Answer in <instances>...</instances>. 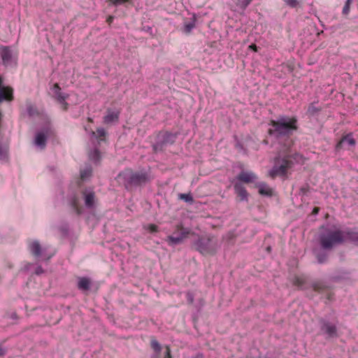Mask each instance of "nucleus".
<instances>
[{
    "label": "nucleus",
    "mask_w": 358,
    "mask_h": 358,
    "mask_svg": "<svg viewBox=\"0 0 358 358\" xmlns=\"http://www.w3.org/2000/svg\"><path fill=\"white\" fill-rule=\"evenodd\" d=\"M268 134L276 140L288 139L298 130V118L296 116L279 115L270 123Z\"/></svg>",
    "instance_id": "nucleus-1"
},
{
    "label": "nucleus",
    "mask_w": 358,
    "mask_h": 358,
    "mask_svg": "<svg viewBox=\"0 0 358 358\" xmlns=\"http://www.w3.org/2000/svg\"><path fill=\"white\" fill-rule=\"evenodd\" d=\"M118 176L123 180L124 186L127 190L132 187H143L153 178L150 170L145 169L137 171L130 169H125L120 172Z\"/></svg>",
    "instance_id": "nucleus-2"
},
{
    "label": "nucleus",
    "mask_w": 358,
    "mask_h": 358,
    "mask_svg": "<svg viewBox=\"0 0 358 358\" xmlns=\"http://www.w3.org/2000/svg\"><path fill=\"white\" fill-rule=\"evenodd\" d=\"M301 155L294 154H279L275 157L274 165L269 171V176L275 178L277 176H284L288 169H291L295 164H298L301 159Z\"/></svg>",
    "instance_id": "nucleus-3"
},
{
    "label": "nucleus",
    "mask_w": 358,
    "mask_h": 358,
    "mask_svg": "<svg viewBox=\"0 0 358 358\" xmlns=\"http://www.w3.org/2000/svg\"><path fill=\"white\" fill-rule=\"evenodd\" d=\"M318 241L323 249L332 250L335 246L343 243L345 237L342 230L322 226L320 228Z\"/></svg>",
    "instance_id": "nucleus-4"
},
{
    "label": "nucleus",
    "mask_w": 358,
    "mask_h": 358,
    "mask_svg": "<svg viewBox=\"0 0 358 358\" xmlns=\"http://www.w3.org/2000/svg\"><path fill=\"white\" fill-rule=\"evenodd\" d=\"M194 245L196 250L203 255H214L220 248L217 239L211 234L198 236Z\"/></svg>",
    "instance_id": "nucleus-5"
},
{
    "label": "nucleus",
    "mask_w": 358,
    "mask_h": 358,
    "mask_svg": "<svg viewBox=\"0 0 358 358\" xmlns=\"http://www.w3.org/2000/svg\"><path fill=\"white\" fill-rule=\"evenodd\" d=\"M177 135L170 131H159L156 136L155 143L152 145L155 152H162L164 149L175 143Z\"/></svg>",
    "instance_id": "nucleus-6"
},
{
    "label": "nucleus",
    "mask_w": 358,
    "mask_h": 358,
    "mask_svg": "<svg viewBox=\"0 0 358 358\" xmlns=\"http://www.w3.org/2000/svg\"><path fill=\"white\" fill-rule=\"evenodd\" d=\"M338 321H330L327 317H321L319 320V325L321 334L326 338L338 337Z\"/></svg>",
    "instance_id": "nucleus-7"
},
{
    "label": "nucleus",
    "mask_w": 358,
    "mask_h": 358,
    "mask_svg": "<svg viewBox=\"0 0 358 358\" xmlns=\"http://www.w3.org/2000/svg\"><path fill=\"white\" fill-rule=\"evenodd\" d=\"M66 201L69 207L78 215L82 214L83 209L80 206V201L78 194L75 191H71L66 196Z\"/></svg>",
    "instance_id": "nucleus-8"
},
{
    "label": "nucleus",
    "mask_w": 358,
    "mask_h": 358,
    "mask_svg": "<svg viewBox=\"0 0 358 358\" xmlns=\"http://www.w3.org/2000/svg\"><path fill=\"white\" fill-rule=\"evenodd\" d=\"M29 249L30 252L35 257H41L43 255V258L45 260H49L51 258V256H45L43 252V250L41 248V245L38 241L34 240L31 242L29 245Z\"/></svg>",
    "instance_id": "nucleus-9"
},
{
    "label": "nucleus",
    "mask_w": 358,
    "mask_h": 358,
    "mask_svg": "<svg viewBox=\"0 0 358 358\" xmlns=\"http://www.w3.org/2000/svg\"><path fill=\"white\" fill-rule=\"evenodd\" d=\"M85 205L87 208L92 209L94 207L95 193L92 188L85 189L82 192Z\"/></svg>",
    "instance_id": "nucleus-10"
},
{
    "label": "nucleus",
    "mask_w": 358,
    "mask_h": 358,
    "mask_svg": "<svg viewBox=\"0 0 358 358\" xmlns=\"http://www.w3.org/2000/svg\"><path fill=\"white\" fill-rule=\"evenodd\" d=\"M189 234V231L187 229H182V231L176 236L170 235L166 238V242L171 246L179 245L182 243L183 240Z\"/></svg>",
    "instance_id": "nucleus-11"
},
{
    "label": "nucleus",
    "mask_w": 358,
    "mask_h": 358,
    "mask_svg": "<svg viewBox=\"0 0 358 358\" xmlns=\"http://www.w3.org/2000/svg\"><path fill=\"white\" fill-rule=\"evenodd\" d=\"M13 99V89L4 85L3 80L0 76V103L4 100Z\"/></svg>",
    "instance_id": "nucleus-12"
},
{
    "label": "nucleus",
    "mask_w": 358,
    "mask_h": 358,
    "mask_svg": "<svg viewBox=\"0 0 358 358\" xmlns=\"http://www.w3.org/2000/svg\"><path fill=\"white\" fill-rule=\"evenodd\" d=\"M236 178L241 182L245 183L255 182L258 178L257 176L252 171H242L237 176Z\"/></svg>",
    "instance_id": "nucleus-13"
},
{
    "label": "nucleus",
    "mask_w": 358,
    "mask_h": 358,
    "mask_svg": "<svg viewBox=\"0 0 358 358\" xmlns=\"http://www.w3.org/2000/svg\"><path fill=\"white\" fill-rule=\"evenodd\" d=\"M51 91L53 93L55 99L59 102V103H63L64 102V100H66L69 94L62 92V89L59 87V85L57 83H55L51 87Z\"/></svg>",
    "instance_id": "nucleus-14"
},
{
    "label": "nucleus",
    "mask_w": 358,
    "mask_h": 358,
    "mask_svg": "<svg viewBox=\"0 0 358 358\" xmlns=\"http://www.w3.org/2000/svg\"><path fill=\"white\" fill-rule=\"evenodd\" d=\"M331 250L330 249H323L322 247L320 248H315L313 252L317 259V262L320 264H324L327 262L329 254L328 251Z\"/></svg>",
    "instance_id": "nucleus-15"
},
{
    "label": "nucleus",
    "mask_w": 358,
    "mask_h": 358,
    "mask_svg": "<svg viewBox=\"0 0 358 358\" xmlns=\"http://www.w3.org/2000/svg\"><path fill=\"white\" fill-rule=\"evenodd\" d=\"M0 56L3 64L6 66L10 64L12 61V51L8 46H2L0 48Z\"/></svg>",
    "instance_id": "nucleus-16"
},
{
    "label": "nucleus",
    "mask_w": 358,
    "mask_h": 358,
    "mask_svg": "<svg viewBox=\"0 0 358 358\" xmlns=\"http://www.w3.org/2000/svg\"><path fill=\"white\" fill-rule=\"evenodd\" d=\"M234 189L235 193L238 195L241 198V201H248V193L243 186V185L240 182H236L234 185Z\"/></svg>",
    "instance_id": "nucleus-17"
},
{
    "label": "nucleus",
    "mask_w": 358,
    "mask_h": 358,
    "mask_svg": "<svg viewBox=\"0 0 358 358\" xmlns=\"http://www.w3.org/2000/svg\"><path fill=\"white\" fill-rule=\"evenodd\" d=\"M350 273L347 270H339L334 274H333L330 279L334 282H341L350 278Z\"/></svg>",
    "instance_id": "nucleus-18"
},
{
    "label": "nucleus",
    "mask_w": 358,
    "mask_h": 358,
    "mask_svg": "<svg viewBox=\"0 0 358 358\" xmlns=\"http://www.w3.org/2000/svg\"><path fill=\"white\" fill-rule=\"evenodd\" d=\"M345 241L349 240L354 243H358V231L355 229L346 228L342 230Z\"/></svg>",
    "instance_id": "nucleus-19"
},
{
    "label": "nucleus",
    "mask_w": 358,
    "mask_h": 358,
    "mask_svg": "<svg viewBox=\"0 0 358 358\" xmlns=\"http://www.w3.org/2000/svg\"><path fill=\"white\" fill-rule=\"evenodd\" d=\"M92 286L91 280L87 277H81L78 278V288L83 292L90 291Z\"/></svg>",
    "instance_id": "nucleus-20"
},
{
    "label": "nucleus",
    "mask_w": 358,
    "mask_h": 358,
    "mask_svg": "<svg viewBox=\"0 0 358 358\" xmlns=\"http://www.w3.org/2000/svg\"><path fill=\"white\" fill-rule=\"evenodd\" d=\"M256 187L258 188L259 193L264 196L271 197L273 195V190L266 183L264 182H256Z\"/></svg>",
    "instance_id": "nucleus-21"
},
{
    "label": "nucleus",
    "mask_w": 358,
    "mask_h": 358,
    "mask_svg": "<svg viewBox=\"0 0 358 358\" xmlns=\"http://www.w3.org/2000/svg\"><path fill=\"white\" fill-rule=\"evenodd\" d=\"M48 137L43 133L36 132L35 135V145L41 150H43L46 147Z\"/></svg>",
    "instance_id": "nucleus-22"
},
{
    "label": "nucleus",
    "mask_w": 358,
    "mask_h": 358,
    "mask_svg": "<svg viewBox=\"0 0 358 358\" xmlns=\"http://www.w3.org/2000/svg\"><path fill=\"white\" fill-rule=\"evenodd\" d=\"M347 143L350 146H354L356 144V141L352 137V134H348L344 136L341 141L336 144V150H340L343 148V145Z\"/></svg>",
    "instance_id": "nucleus-23"
},
{
    "label": "nucleus",
    "mask_w": 358,
    "mask_h": 358,
    "mask_svg": "<svg viewBox=\"0 0 358 358\" xmlns=\"http://www.w3.org/2000/svg\"><path fill=\"white\" fill-rule=\"evenodd\" d=\"M313 290L317 293H322L329 288L326 282L323 281H316L312 283Z\"/></svg>",
    "instance_id": "nucleus-24"
},
{
    "label": "nucleus",
    "mask_w": 358,
    "mask_h": 358,
    "mask_svg": "<svg viewBox=\"0 0 358 358\" xmlns=\"http://www.w3.org/2000/svg\"><path fill=\"white\" fill-rule=\"evenodd\" d=\"M196 22V17L195 15L190 18L189 21L184 22L183 32L185 34H189L192 30L194 28Z\"/></svg>",
    "instance_id": "nucleus-25"
},
{
    "label": "nucleus",
    "mask_w": 358,
    "mask_h": 358,
    "mask_svg": "<svg viewBox=\"0 0 358 358\" xmlns=\"http://www.w3.org/2000/svg\"><path fill=\"white\" fill-rule=\"evenodd\" d=\"M151 347L154 351L153 354L151 355V358H157V353H161L164 350L160 343L155 339L151 341Z\"/></svg>",
    "instance_id": "nucleus-26"
},
{
    "label": "nucleus",
    "mask_w": 358,
    "mask_h": 358,
    "mask_svg": "<svg viewBox=\"0 0 358 358\" xmlns=\"http://www.w3.org/2000/svg\"><path fill=\"white\" fill-rule=\"evenodd\" d=\"M90 159L94 164H97L101 160V153L98 148H95L89 153Z\"/></svg>",
    "instance_id": "nucleus-27"
},
{
    "label": "nucleus",
    "mask_w": 358,
    "mask_h": 358,
    "mask_svg": "<svg viewBox=\"0 0 358 358\" xmlns=\"http://www.w3.org/2000/svg\"><path fill=\"white\" fill-rule=\"evenodd\" d=\"M118 120V113L116 112H110L104 117V122L110 123Z\"/></svg>",
    "instance_id": "nucleus-28"
},
{
    "label": "nucleus",
    "mask_w": 358,
    "mask_h": 358,
    "mask_svg": "<svg viewBox=\"0 0 358 358\" xmlns=\"http://www.w3.org/2000/svg\"><path fill=\"white\" fill-rule=\"evenodd\" d=\"M38 132L44 134L45 136L48 138L53 134V130H52L51 125L49 123H48V124H45V125H43L42 127L41 131Z\"/></svg>",
    "instance_id": "nucleus-29"
},
{
    "label": "nucleus",
    "mask_w": 358,
    "mask_h": 358,
    "mask_svg": "<svg viewBox=\"0 0 358 358\" xmlns=\"http://www.w3.org/2000/svg\"><path fill=\"white\" fill-rule=\"evenodd\" d=\"M59 230L64 236H68L69 234V225L67 222H62L59 226Z\"/></svg>",
    "instance_id": "nucleus-30"
},
{
    "label": "nucleus",
    "mask_w": 358,
    "mask_h": 358,
    "mask_svg": "<svg viewBox=\"0 0 358 358\" xmlns=\"http://www.w3.org/2000/svg\"><path fill=\"white\" fill-rule=\"evenodd\" d=\"M321 110V108H317L315 106L314 103H312L309 105L308 108L307 113L310 116H314L316 113L320 112Z\"/></svg>",
    "instance_id": "nucleus-31"
},
{
    "label": "nucleus",
    "mask_w": 358,
    "mask_h": 358,
    "mask_svg": "<svg viewBox=\"0 0 358 358\" xmlns=\"http://www.w3.org/2000/svg\"><path fill=\"white\" fill-rule=\"evenodd\" d=\"M179 199L184 201L186 203H192L194 202V199L192 195L190 193L188 194H180Z\"/></svg>",
    "instance_id": "nucleus-32"
},
{
    "label": "nucleus",
    "mask_w": 358,
    "mask_h": 358,
    "mask_svg": "<svg viewBox=\"0 0 358 358\" xmlns=\"http://www.w3.org/2000/svg\"><path fill=\"white\" fill-rule=\"evenodd\" d=\"M305 279L301 277H296L294 280V285L298 287L299 289H304Z\"/></svg>",
    "instance_id": "nucleus-33"
},
{
    "label": "nucleus",
    "mask_w": 358,
    "mask_h": 358,
    "mask_svg": "<svg viewBox=\"0 0 358 358\" xmlns=\"http://www.w3.org/2000/svg\"><path fill=\"white\" fill-rule=\"evenodd\" d=\"M157 358H171V350L168 346L161 353H157Z\"/></svg>",
    "instance_id": "nucleus-34"
},
{
    "label": "nucleus",
    "mask_w": 358,
    "mask_h": 358,
    "mask_svg": "<svg viewBox=\"0 0 358 358\" xmlns=\"http://www.w3.org/2000/svg\"><path fill=\"white\" fill-rule=\"evenodd\" d=\"M252 0H238L237 6L242 10H245Z\"/></svg>",
    "instance_id": "nucleus-35"
},
{
    "label": "nucleus",
    "mask_w": 358,
    "mask_h": 358,
    "mask_svg": "<svg viewBox=\"0 0 358 358\" xmlns=\"http://www.w3.org/2000/svg\"><path fill=\"white\" fill-rule=\"evenodd\" d=\"M92 174V169L90 167H86L85 169L80 171V177L85 180L90 177Z\"/></svg>",
    "instance_id": "nucleus-36"
},
{
    "label": "nucleus",
    "mask_w": 358,
    "mask_h": 358,
    "mask_svg": "<svg viewBox=\"0 0 358 358\" xmlns=\"http://www.w3.org/2000/svg\"><path fill=\"white\" fill-rule=\"evenodd\" d=\"M310 191V187L308 185L306 184V185H303V186H301L300 188H299V194L301 195V196H307L308 195V193Z\"/></svg>",
    "instance_id": "nucleus-37"
},
{
    "label": "nucleus",
    "mask_w": 358,
    "mask_h": 358,
    "mask_svg": "<svg viewBox=\"0 0 358 358\" xmlns=\"http://www.w3.org/2000/svg\"><path fill=\"white\" fill-rule=\"evenodd\" d=\"M286 5L291 8H296L299 5L298 0H284Z\"/></svg>",
    "instance_id": "nucleus-38"
},
{
    "label": "nucleus",
    "mask_w": 358,
    "mask_h": 358,
    "mask_svg": "<svg viewBox=\"0 0 358 358\" xmlns=\"http://www.w3.org/2000/svg\"><path fill=\"white\" fill-rule=\"evenodd\" d=\"M108 2L115 6H118L120 5H122L125 3H127L129 2L130 0H108Z\"/></svg>",
    "instance_id": "nucleus-39"
},
{
    "label": "nucleus",
    "mask_w": 358,
    "mask_h": 358,
    "mask_svg": "<svg viewBox=\"0 0 358 358\" xmlns=\"http://www.w3.org/2000/svg\"><path fill=\"white\" fill-rule=\"evenodd\" d=\"M187 303L188 304H192L194 301V296L192 292L188 291L186 292Z\"/></svg>",
    "instance_id": "nucleus-40"
},
{
    "label": "nucleus",
    "mask_w": 358,
    "mask_h": 358,
    "mask_svg": "<svg viewBox=\"0 0 358 358\" xmlns=\"http://www.w3.org/2000/svg\"><path fill=\"white\" fill-rule=\"evenodd\" d=\"M142 30L150 34V36H154L153 29L150 26H143Z\"/></svg>",
    "instance_id": "nucleus-41"
},
{
    "label": "nucleus",
    "mask_w": 358,
    "mask_h": 358,
    "mask_svg": "<svg viewBox=\"0 0 358 358\" xmlns=\"http://www.w3.org/2000/svg\"><path fill=\"white\" fill-rule=\"evenodd\" d=\"M7 158H8L7 152L0 145V160H3V159H7Z\"/></svg>",
    "instance_id": "nucleus-42"
},
{
    "label": "nucleus",
    "mask_w": 358,
    "mask_h": 358,
    "mask_svg": "<svg viewBox=\"0 0 358 358\" xmlns=\"http://www.w3.org/2000/svg\"><path fill=\"white\" fill-rule=\"evenodd\" d=\"M43 273H44V269L42 268V266H40V265L36 266V267L35 268V271H34V273L36 275H41V274H42Z\"/></svg>",
    "instance_id": "nucleus-43"
},
{
    "label": "nucleus",
    "mask_w": 358,
    "mask_h": 358,
    "mask_svg": "<svg viewBox=\"0 0 358 358\" xmlns=\"http://www.w3.org/2000/svg\"><path fill=\"white\" fill-rule=\"evenodd\" d=\"M96 133L99 136H105L106 131L104 128L100 127L97 129Z\"/></svg>",
    "instance_id": "nucleus-44"
},
{
    "label": "nucleus",
    "mask_w": 358,
    "mask_h": 358,
    "mask_svg": "<svg viewBox=\"0 0 358 358\" xmlns=\"http://www.w3.org/2000/svg\"><path fill=\"white\" fill-rule=\"evenodd\" d=\"M7 352V349L0 344V357L4 356Z\"/></svg>",
    "instance_id": "nucleus-45"
},
{
    "label": "nucleus",
    "mask_w": 358,
    "mask_h": 358,
    "mask_svg": "<svg viewBox=\"0 0 358 358\" xmlns=\"http://www.w3.org/2000/svg\"><path fill=\"white\" fill-rule=\"evenodd\" d=\"M149 229L151 232H157L158 231L157 227L155 224L149 225Z\"/></svg>",
    "instance_id": "nucleus-46"
},
{
    "label": "nucleus",
    "mask_w": 358,
    "mask_h": 358,
    "mask_svg": "<svg viewBox=\"0 0 358 358\" xmlns=\"http://www.w3.org/2000/svg\"><path fill=\"white\" fill-rule=\"evenodd\" d=\"M349 10H350V6H348V5H344L343 8V14H348L349 13Z\"/></svg>",
    "instance_id": "nucleus-47"
},
{
    "label": "nucleus",
    "mask_w": 358,
    "mask_h": 358,
    "mask_svg": "<svg viewBox=\"0 0 358 358\" xmlns=\"http://www.w3.org/2000/svg\"><path fill=\"white\" fill-rule=\"evenodd\" d=\"M59 103L62 106L63 109L64 110H68V108H69V103L66 101V100H64V102Z\"/></svg>",
    "instance_id": "nucleus-48"
},
{
    "label": "nucleus",
    "mask_w": 358,
    "mask_h": 358,
    "mask_svg": "<svg viewBox=\"0 0 358 358\" xmlns=\"http://www.w3.org/2000/svg\"><path fill=\"white\" fill-rule=\"evenodd\" d=\"M34 266V264L28 263L24 266V268L25 271H29L31 268V267Z\"/></svg>",
    "instance_id": "nucleus-49"
},
{
    "label": "nucleus",
    "mask_w": 358,
    "mask_h": 358,
    "mask_svg": "<svg viewBox=\"0 0 358 358\" xmlns=\"http://www.w3.org/2000/svg\"><path fill=\"white\" fill-rule=\"evenodd\" d=\"M249 48L255 52L257 51V47L255 44H251L249 45Z\"/></svg>",
    "instance_id": "nucleus-50"
},
{
    "label": "nucleus",
    "mask_w": 358,
    "mask_h": 358,
    "mask_svg": "<svg viewBox=\"0 0 358 358\" xmlns=\"http://www.w3.org/2000/svg\"><path fill=\"white\" fill-rule=\"evenodd\" d=\"M114 17L112 15H110L108 17L106 21L108 23V24H110L113 21Z\"/></svg>",
    "instance_id": "nucleus-51"
},
{
    "label": "nucleus",
    "mask_w": 358,
    "mask_h": 358,
    "mask_svg": "<svg viewBox=\"0 0 358 358\" xmlns=\"http://www.w3.org/2000/svg\"><path fill=\"white\" fill-rule=\"evenodd\" d=\"M236 147L240 150H242L243 149V145H241V143L239 142V141H237L236 143Z\"/></svg>",
    "instance_id": "nucleus-52"
},
{
    "label": "nucleus",
    "mask_w": 358,
    "mask_h": 358,
    "mask_svg": "<svg viewBox=\"0 0 358 358\" xmlns=\"http://www.w3.org/2000/svg\"><path fill=\"white\" fill-rule=\"evenodd\" d=\"M318 213H319V208H317V207L314 208H313V213L316 215Z\"/></svg>",
    "instance_id": "nucleus-53"
},
{
    "label": "nucleus",
    "mask_w": 358,
    "mask_h": 358,
    "mask_svg": "<svg viewBox=\"0 0 358 358\" xmlns=\"http://www.w3.org/2000/svg\"><path fill=\"white\" fill-rule=\"evenodd\" d=\"M352 1V0H346L345 5H348V6H350Z\"/></svg>",
    "instance_id": "nucleus-54"
},
{
    "label": "nucleus",
    "mask_w": 358,
    "mask_h": 358,
    "mask_svg": "<svg viewBox=\"0 0 358 358\" xmlns=\"http://www.w3.org/2000/svg\"><path fill=\"white\" fill-rule=\"evenodd\" d=\"M27 111H28V113H29L30 115H32V109H31V107H30V108H29L27 109Z\"/></svg>",
    "instance_id": "nucleus-55"
},
{
    "label": "nucleus",
    "mask_w": 358,
    "mask_h": 358,
    "mask_svg": "<svg viewBox=\"0 0 358 358\" xmlns=\"http://www.w3.org/2000/svg\"><path fill=\"white\" fill-rule=\"evenodd\" d=\"M196 358H203V355L201 353H198Z\"/></svg>",
    "instance_id": "nucleus-56"
},
{
    "label": "nucleus",
    "mask_w": 358,
    "mask_h": 358,
    "mask_svg": "<svg viewBox=\"0 0 358 358\" xmlns=\"http://www.w3.org/2000/svg\"><path fill=\"white\" fill-rule=\"evenodd\" d=\"M17 317V315L15 313L12 315V318L15 319Z\"/></svg>",
    "instance_id": "nucleus-57"
},
{
    "label": "nucleus",
    "mask_w": 358,
    "mask_h": 358,
    "mask_svg": "<svg viewBox=\"0 0 358 358\" xmlns=\"http://www.w3.org/2000/svg\"><path fill=\"white\" fill-rule=\"evenodd\" d=\"M319 21H320V24H321V25L324 28V24L323 22H322V21H321V20H319Z\"/></svg>",
    "instance_id": "nucleus-58"
},
{
    "label": "nucleus",
    "mask_w": 358,
    "mask_h": 358,
    "mask_svg": "<svg viewBox=\"0 0 358 358\" xmlns=\"http://www.w3.org/2000/svg\"><path fill=\"white\" fill-rule=\"evenodd\" d=\"M322 33H323V31H321V32L317 33V35H320Z\"/></svg>",
    "instance_id": "nucleus-59"
},
{
    "label": "nucleus",
    "mask_w": 358,
    "mask_h": 358,
    "mask_svg": "<svg viewBox=\"0 0 358 358\" xmlns=\"http://www.w3.org/2000/svg\"><path fill=\"white\" fill-rule=\"evenodd\" d=\"M92 134L93 136H95V133L94 132H92Z\"/></svg>",
    "instance_id": "nucleus-60"
},
{
    "label": "nucleus",
    "mask_w": 358,
    "mask_h": 358,
    "mask_svg": "<svg viewBox=\"0 0 358 358\" xmlns=\"http://www.w3.org/2000/svg\"><path fill=\"white\" fill-rule=\"evenodd\" d=\"M267 250H271V248H270V247H268V248H267Z\"/></svg>",
    "instance_id": "nucleus-61"
},
{
    "label": "nucleus",
    "mask_w": 358,
    "mask_h": 358,
    "mask_svg": "<svg viewBox=\"0 0 358 358\" xmlns=\"http://www.w3.org/2000/svg\"><path fill=\"white\" fill-rule=\"evenodd\" d=\"M357 17H358V15H357Z\"/></svg>",
    "instance_id": "nucleus-62"
}]
</instances>
